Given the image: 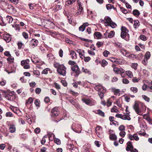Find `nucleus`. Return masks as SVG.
I'll list each match as a JSON object with an SVG mask.
<instances>
[{
    "label": "nucleus",
    "mask_w": 152,
    "mask_h": 152,
    "mask_svg": "<svg viewBox=\"0 0 152 152\" xmlns=\"http://www.w3.org/2000/svg\"><path fill=\"white\" fill-rule=\"evenodd\" d=\"M89 24L88 23L86 22L84 23L82 25L79 27V30L80 31L83 32L85 30L86 27L88 26Z\"/></svg>",
    "instance_id": "obj_13"
},
{
    "label": "nucleus",
    "mask_w": 152,
    "mask_h": 152,
    "mask_svg": "<svg viewBox=\"0 0 152 152\" xmlns=\"http://www.w3.org/2000/svg\"><path fill=\"white\" fill-rule=\"evenodd\" d=\"M118 129L120 131H124L125 130V127L123 125H121L119 126Z\"/></svg>",
    "instance_id": "obj_61"
},
{
    "label": "nucleus",
    "mask_w": 152,
    "mask_h": 152,
    "mask_svg": "<svg viewBox=\"0 0 152 152\" xmlns=\"http://www.w3.org/2000/svg\"><path fill=\"white\" fill-rule=\"evenodd\" d=\"M29 60L28 59L22 60L21 61V65L24 66L25 65H26V64H29Z\"/></svg>",
    "instance_id": "obj_27"
},
{
    "label": "nucleus",
    "mask_w": 152,
    "mask_h": 152,
    "mask_svg": "<svg viewBox=\"0 0 152 152\" xmlns=\"http://www.w3.org/2000/svg\"><path fill=\"white\" fill-rule=\"evenodd\" d=\"M17 45L18 46V49H20L22 48V46L23 45V44L21 42H19L18 43Z\"/></svg>",
    "instance_id": "obj_60"
},
{
    "label": "nucleus",
    "mask_w": 152,
    "mask_h": 152,
    "mask_svg": "<svg viewBox=\"0 0 152 152\" xmlns=\"http://www.w3.org/2000/svg\"><path fill=\"white\" fill-rule=\"evenodd\" d=\"M9 130L10 132L13 133L15 132L16 127L14 125L10 124L8 125Z\"/></svg>",
    "instance_id": "obj_15"
},
{
    "label": "nucleus",
    "mask_w": 152,
    "mask_h": 152,
    "mask_svg": "<svg viewBox=\"0 0 152 152\" xmlns=\"http://www.w3.org/2000/svg\"><path fill=\"white\" fill-rule=\"evenodd\" d=\"M110 140H114L117 139V137L115 134H112L110 133Z\"/></svg>",
    "instance_id": "obj_30"
},
{
    "label": "nucleus",
    "mask_w": 152,
    "mask_h": 152,
    "mask_svg": "<svg viewBox=\"0 0 152 152\" xmlns=\"http://www.w3.org/2000/svg\"><path fill=\"white\" fill-rule=\"evenodd\" d=\"M45 26L47 28H52L54 27V24L53 22L48 20L47 21Z\"/></svg>",
    "instance_id": "obj_14"
},
{
    "label": "nucleus",
    "mask_w": 152,
    "mask_h": 152,
    "mask_svg": "<svg viewBox=\"0 0 152 152\" xmlns=\"http://www.w3.org/2000/svg\"><path fill=\"white\" fill-rule=\"evenodd\" d=\"M96 133L98 136L100 138H102L103 137V133L102 131V128L100 126H97L95 129Z\"/></svg>",
    "instance_id": "obj_4"
},
{
    "label": "nucleus",
    "mask_w": 152,
    "mask_h": 152,
    "mask_svg": "<svg viewBox=\"0 0 152 152\" xmlns=\"http://www.w3.org/2000/svg\"><path fill=\"white\" fill-rule=\"evenodd\" d=\"M47 57L48 58V59L50 61H51L54 58V56L52 53H50L48 54Z\"/></svg>",
    "instance_id": "obj_38"
},
{
    "label": "nucleus",
    "mask_w": 152,
    "mask_h": 152,
    "mask_svg": "<svg viewBox=\"0 0 152 152\" xmlns=\"http://www.w3.org/2000/svg\"><path fill=\"white\" fill-rule=\"evenodd\" d=\"M147 59L146 58H144L143 60L142 61V63L144 65H146L148 64V61Z\"/></svg>",
    "instance_id": "obj_64"
},
{
    "label": "nucleus",
    "mask_w": 152,
    "mask_h": 152,
    "mask_svg": "<svg viewBox=\"0 0 152 152\" xmlns=\"http://www.w3.org/2000/svg\"><path fill=\"white\" fill-rule=\"evenodd\" d=\"M82 101L88 105H91V101L89 99L83 98L82 99Z\"/></svg>",
    "instance_id": "obj_18"
},
{
    "label": "nucleus",
    "mask_w": 152,
    "mask_h": 152,
    "mask_svg": "<svg viewBox=\"0 0 152 152\" xmlns=\"http://www.w3.org/2000/svg\"><path fill=\"white\" fill-rule=\"evenodd\" d=\"M140 38L143 41H146L147 40L146 37L143 35H140Z\"/></svg>",
    "instance_id": "obj_57"
},
{
    "label": "nucleus",
    "mask_w": 152,
    "mask_h": 152,
    "mask_svg": "<svg viewBox=\"0 0 152 152\" xmlns=\"http://www.w3.org/2000/svg\"><path fill=\"white\" fill-rule=\"evenodd\" d=\"M121 38H124L129 35L128 33L129 31L126 27L122 26L121 28Z\"/></svg>",
    "instance_id": "obj_5"
},
{
    "label": "nucleus",
    "mask_w": 152,
    "mask_h": 152,
    "mask_svg": "<svg viewBox=\"0 0 152 152\" xmlns=\"http://www.w3.org/2000/svg\"><path fill=\"white\" fill-rule=\"evenodd\" d=\"M54 142L57 145H59L61 144V141L58 138H55L54 139Z\"/></svg>",
    "instance_id": "obj_59"
},
{
    "label": "nucleus",
    "mask_w": 152,
    "mask_h": 152,
    "mask_svg": "<svg viewBox=\"0 0 152 152\" xmlns=\"http://www.w3.org/2000/svg\"><path fill=\"white\" fill-rule=\"evenodd\" d=\"M142 97L144 100L148 102H149L150 101V98L148 97L147 96L143 95L142 96Z\"/></svg>",
    "instance_id": "obj_62"
},
{
    "label": "nucleus",
    "mask_w": 152,
    "mask_h": 152,
    "mask_svg": "<svg viewBox=\"0 0 152 152\" xmlns=\"http://www.w3.org/2000/svg\"><path fill=\"white\" fill-rule=\"evenodd\" d=\"M133 108L136 113L140 115H141L146 110V107L143 103L137 101L135 102Z\"/></svg>",
    "instance_id": "obj_1"
},
{
    "label": "nucleus",
    "mask_w": 152,
    "mask_h": 152,
    "mask_svg": "<svg viewBox=\"0 0 152 152\" xmlns=\"http://www.w3.org/2000/svg\"><path fill=\"white\" fill-rule=\"evenodd\" d=\"M96 113L102 117L104 116V113L100 110H97V113Z\"/></svg>",
    "instance_id": "obj_42"
},
{
    "label": "nucleus",
    "mask_w": 152,
    "mask_h": 152,
    "mask_svg": "<svg viewBox=\"0 0 152 152\" xmlns=\"http://www.w3.org/2000/svg\"><path fill=\"white\" fill-rule=\"evenodd\" d=\"M126 75L129 78H132L133 76V75L132 72L130 71H127L125 72Z\"/></svg>",
    "instance_id": "obj_26"
},
{
    "label": "nucleus",
    "mask_w": 152,
    "mask_h": 152,
    "mask_svg": "<svg viewBox=\"0 0 152 152\" xmlns=\"http://www.w3.org/2000/svg\"><path fill=\"white\" fill-rule=\"evenodd\" d=\"M135 57V55L131 54L129 53H128V55H127V57L129 58L133 59Z\"/></svg>",
    "instance_id": "obj_53"
},
{
    "label": "nucleus",
    "mask_w": 152,
    "mask_h": 152,
    "mask_svg": "<svg viewBox=\"0 0 152 152\" xmlns=\"http://www.w3.org/2000/svg\"><path fill=\"white\" fill-rule=\"evenodd\" d=\"M130 90L134 93H137L138 91V89L136 87H132L130 88Z\"/></svg>",
    "instance_id": "obj_48"
},
{
    "label": "nucleus",
    "mask_w": 152,
    "mask_h": 152,
    "mask_svg": "<svg viewBox=\"0 0 152 152\" xmlns=\"http://www.w3.org/2000/svg\"><path fill=\"white\" fill-rule=\"evenodd\" d=\"M82 71L84 73L88 74L89 75H91V72L87 69L85 68L84 67H83L82 68Z\"/></svg>",
    "instance_id": "obj_34"
},
{
    "label": "nucleus",
    "mask_w": 152,
    "mask_h": 152,
    "mask_svg": "<svg viewBox=\"0 0 152 152\" xmlns=\"http://www.w3.org/2000/svg\"><path fill=\"white\" fill-rule=\"evenodd\" d=\"M48 72L51 73L52 72V71L49 68H46L42 71V74L46 75L48 74Z\"/></svg>",
    "instance_id": "obj_22"
},
{
    "label": "nucleus",
    "mask_w": 152,
    "mask_h": 152,
    "mask_svg": "<svg viewBox=\"0 0 152 152\" xmlns=\"http://www.w3.org/2000/svg\"><path fill=\"white\" fill-rule=\"evenodd\" d=\"M12 111L16 114L18 115V116H21V113L19 110H17L16 108L12 109Z\"/></svg>",
    "instance_id": "obj_28"
},
{
    "label": "nucleus",
    "mask_w": 152,
    "mask_h": 152,
    "mask_svg": "<svg viewBox=\"0 0 152 152\" xmlns=\"http://www.w3.org/2000/svg\"><path fill=\"white\" fill-rule=\"evenodd\" d=\"M126 114H124V116H126V117H129V118H130V115H129L130 112H129V111H128L127 110V107L126 108Z\"/></svg>",
    "instance_id": "obj_56"
},
{
    "label": "nucleus",
    "mask_w": 152,
    "mask_h": 152,
    "mask_svg": "<svg viewBox=\"0 0 152 152\" xmlns=\"http://www.w3.org/2000/svg\"><path fill=\"white\" fill-rule=\"evenodd\" d=\"M75 1V0H67L66 1V2L65 4L66 5L71 4L74 2Z\"/></svg>",
    "instance_id": "obj_43"
},
{
    "label": "nucleus",
    "mask_w": 152,
    "mask_h": 152,
    "mask_svg": "<svg viewBox=\"0 0 152 152\" xmlns=\"http://www.w3.org/2000/svg\"><path fill=\"white\" fill-rule=\"evenodd\" d=\"M127 144V146L126 148L127 151H130L132 152H138V150L136 149H133V146L131 142H128Z\"/></svg>",
    "instance_id": "obj_6"
},
{
    "label": "nucleus",
    "mask_w": 152,
    "mask_h": 152,
    "mask_svg": "<svg viewBox=\"0 0 152 152\" xmlns=\"http://www.w3.org/2000/svg\"><path fill=\"white\" fill-rule=\"evenodd\" d=\"M104 20V23H107L108 25L112 22L111 18L109 17H105Z\"/></svg>",
    "instance_id": "obj_21"
},
{
    "label": "nucleus",
    "mask_w": 152,
    "mask_h": 152,
    "mask_svg": "<svg viewBox=\"0 0 152 152\" xmlns=\"http://www.w3.org/2000/svg\"><path fill=\"white\" fill-rule=\"evenodd\" d=\"M66 67L63 65L60 66L58 69H57V70L59 74L63 76H65L66 73Z\"/></svg>",
    "instance_id": "obj_2"
},
{
    "label": "nucleus",
    "mask_w": 152,
    "mask_h": 152,
    "mask_svg": "<svg viewBox=\"0 0 152 152\" xmlns=\"http://www.w3.org/2000/svg\"><path fill=\"white\" fill-rule=\"evenodd\" d=\"M113 91L114 92V94L115 95H117L118 94H119L120 90L119 89H114L113 90Z\"/></svg>",
    "instance_id": "obj_52"
},
{
    "label": "nucleus",
    "mask_w": 152,
    "mask_h": 152,
    "mask_svg": "<svg viewBox=\"0 0 152 152\" xmlns=\"http://www.w3.org/2000/svg\"><path fill=\"white\" fill-rule=\"evenodd\" d=\"M133 14L134 16H139L140 14V12L137 10H134L133 11Z\"/></svg>",
    "instance_id": "obj_37"
},
{
    "label": "nucleus",
    "mask_w": 152,
    "mask_h": 152,
    "mask_svg": "<svg viewBox=\"0 0 152 152\" xmlns=\"http://www.w3.org/2000/svg\"><path fill=\"white\" fill-rule=\"evenodd\" d=\"M70 55L72 59H75L77 58L76 54L74 51H71Z\"/></svg>",
    "instance_id": "obj_32"
},
{
    "label": "nucleus",
    "mask_w": 152,
    "mask_h": 152,
    "mask_svg": "<svg viewBox=\"0 0 152 152\" xmlns=\"http://www.w3.org/2000/svg\"><path fill=\"white\" fill-rule=\"evenodd\" d=\"M128 137L129 139L131 140H134L136 141H138L139 139L137 134L136 133L134 134L133 135L129 134Z\"/></svg>",
    "instance_id": "obj_8"
},
{
    "label": "nucleus",
    "mask_w": 152,
    "mask_h": 152,
    "mask_svg": "<svg viewBox=\"0 0 152 152\" xmlns=\"http://www.w3.org/2000/svg\"><path fill=\"white\" fill-rule=\"evenodd\" d=\"M151 56L150 53L149 51L147 52L145 55V58L147 59H149L151 57Z\"/></svg>",
    "instance_id": "obj_40"
},
{
    "label": "nucleus",
    "mask_w": 152,
    "mask_h": 152,
    "mask_svg": "<svg viewBox=\"0 0 152 152\" xmlns=\"http://www.w3.org/2000/svg\"><path fill=\"white\" fill-rule=\"evenodd\" d=\"M140 26V22L138 20H136L134 21L133 25L134 28L136 29L137 28Z\"/></svg>",
    "instance_id": "obj_23"
},
{
    "label": "nucleus",
    "mask_w": 152,
    "mask_h": 152,
    "mask_svg": "<svg viewBox=\"0 0 152 152\" xmlns=\"http://www.w3.org/2000/svg\"><path fill=\"white\" fill-rule=\"evenodd\" d=\"M7 60L10 63H13L14 61V58L10 56L7 58Z\"/></svg>",
    "instance_id": "obj_51"
},
{
    "label": "nucleus",
    "mask_w": 152,
    "mask_h": 152,
    "mask_svg": "<svg viewBox=\"0 0 152 152\" xmlns=\"http://www.w3.org/2000/svg\"><path fill=\"white\" fill-rule=\"evenodd\" d=\"M105 90H103V91L101 92H99L98 93L99 96L101 99H102L104 96V94L105 93Z\"/></svg>",
    "instance_id": "obj_36"
},
{
    "label": "nucleus",
    "mask_w": 152,
    "mask_h": 152,
    "mask_svg": "<svg viewBox=\"0 0 152 152\" xmlns=\"http://www.w3.org/2000/svg\"><path fill=\"white\" fill-rule=\"evenodd\" d=\"M108 25L110 26L111 27L113 28H115L117 26L116 24L115 23L113 22L112 21V22L110 23Z\"/></svg>",
    "instance_id": "obj_49"
},
{
    "label": "nucleus",
    "mask_w": 152,
    "mask_h": 152,
    "mask_svg": "<svg viewBox=\"0 0 152 152\" xmlns=\"http://www.w3.org/2000/svg\"><path fill=\"white\" fill-rule=\"evenodd\" d=\"M6 116L7 117H12L13 116L12 113L11 112H7L6 113Z\"/></svg>",
    "instance_id": "obj_55"
},
{
    "label": "nucleus",
    "mask_w": 152,
    "mask_h": 152,
    "mask_svg": "<svg viewBox=\"0 0 152 152\" xmlns=\"http://www.w3.org/2000/svg\"><path fill=\"white\" fill-rule=\"evenodd\" d=\"M115 116L117 118H120L124 120H127L128 121H130L131 120V118H129V117H128L126 118V116H124V115H122V114H116Z\"/></svg>",
    "instance_id": "obj_9"
},
{
    "label": "nucleus",
    "mask_w": 152,
    "mask_h": 152,
    "mask_svg": "<svg viewBox=\"0 0 152 152\" xmlns=\"http://www.w3.org/2000/svg\"><path fill=\"white\" fill-rule=\"evenodd\" d=\"M115 35V32L113 31H111L109 33L108 32V37L112 38Z\"/></svg>",
    "instance_id": "obj_41"
},
{
    "label": "nucleus",
    "mask_w": 152,
    "mask_h": 152,
    "mask_svg": "<svg viewBox=\"0 0 152 152\" xmlns=\"http://www.w3.org/2000/svg\"><path fill=\"white\" fill-rule=\"evenodd\" d=\"M121 52L124 55H125L126 57H127V55H128L129 53L127 51L124 50H121Z\"/></svg>",
    "instance_id": "obj_46"
},
{
    "label": "nucleus",
    "mask_w": 152,
    "mask_h": 152,
    "mask_svg": "<svg viewBox=\"0 0 152 152\" xmlns=\"http://www.w3.org/2000/svg\"><path fill=\"white\" fill-rule=\"evenodd\" d=\"M41 91V89L39 88H37L35 89V92L36 94H39Z\"/></svg>",
    "instance_id": "obj_54"
},
{
    "label": "nucleus",
    "mask_w": 152,
    "mask_h": 152,
    "mask_svg": "<svg viewBox=\"0 0 152 152\" xmlns=\"http://www.w3.org/2000/svg\"><path fill=\"white\" fill-rule=\"evenodd\" d=\"M72 70L76 74L75 76L77 77L81 73V71L78 66L77 65H74L71 68Z\"/></svg>",
    "instance_id": "obj_7"
},
{
    "label": "nucleus",
    "mask_w": 152,
    "mask_h": 152,
    "mask_svg": "<svg viewBox=\"0 0 152 152\" xmlns=\"http://www.w3.org/2000/svg\"><path fill=\"white\" fill-rule=\"evenodd\" d=\"M121 69H123L121 68L118 69L116 67H115L113 68V71L115 73L120 74V72H121Z\"/></svg>",
    "instance_id": "obj_25"
},
{
    "label": "nucleus",
    "mask_w": 152,
    "mask_h": 152,
    "mask_svg": "<svg viewBox=\"0 0 152 152\" xmlns=\"http://www.w3.org/2000/svg\"><path fill=\"white\" fill-rule=\"evenodd\" d=\"M33 99L31 97H30L26 101V105L32 103L33 102Z\"/></svg>",
    "instance_id": "obj_39"
},
{
    "label": "nucleus",
    "mask_w": 152,
    "mask_h": 152,
    "mask_svg": "<svg viewBox=\"0 0 152 152\" xmlns=\"http://www.w3.org/2000/svg\"><path fill=\"white\" fill-rule=\"evenodd\" d=\"M111 111L112 112H115L118 113L119 112V110L117 108V107L116 106H114L111 109Z\"/></svg>",
    "instance_id": "obj_35"
},
{
    "label": "nucleus",
    "mask_w": 152,
    "mask_h": 152,
    "mask_svg": "<svg viewBox=\"0 0 152 152\" xmlns=\"http://www.w3.org/2000/svg\"><path fill=\"white\" fill-rule=\"evenodd\" d=\"M6 21L7 23H10L12 22L13 19L11 16H7L6 18Z\"/></svg>",
    "instance_id": "obj_29"
},
{
    "label": "nucleus",
    "mask_w": 152,
    "mask_h": 152,
    "mask_svg": "<svg viewBox=\"0 0 152 152\" xmlns=\"http://www.w3.org/2000/svg\"><path fill=\"white\" fill-rule=\"evenodd\" d=\"M38 42L37 40L33 39L31 41L30 45L32 48H34L37 45Z\"/></svg>",
    "instance_id": "obj_12"
},
{
    "label": "nucleus",
    "mask_w": 152,
    "mask_h": 152,
    "mask_svg": "<svg viewBox=\"0 0 152 152\" xmlns=\"http://www.w3.org/2000/svg\"><path fill=\"white\" fill-rule=\"evenodd\" d=\"M103 43L102 42H98L96 44V45L98 48L102 47L103 46Z\"/></svg>",
    "instance_id": "obj_44"
},
{
    "label": "nucleus",
    "mask_w": 152,
    "mask_h": 152,
    "mask_svg": "<svg viewBox=\"0 0 152 152\" xmlns=\"http://www.w3.org/2000/svg\"><path fill=\"white\" fill-rule=\"evenodd\" d=\"M3 39L7 42H9L11 40L10 36L7 34H4L3 36Z\"/></svg>",
    "instance_id": "obj_10"
},
{
    "label": "nucleus",
    "mask_w": 152,
    "mask_h": 152,
    "mask_svg": "<svg viewBox=\"0 0 152 152\" xmlns=\"http://www.w3.org/2000/svg\"><path fill=\"white\" fill-rule=\"evenodd\" d=\"M94 37L97 39H100L102 34L100 32H96L94 33Z\"/></svg>",
    "instance_id": "obj_20"
},
{
    "label": "nucleus",
    "mask_w": 152,
    "mask_h": 152,
    "mask_svg": "<svg viewBox=\"0 0 152 152\" xmlns=\"http://www.w3.org/2000/svg\"><path fill=\"white\" fill-rule=\"evenodd\" d=\"M95 89L99 92L103 91V90H105L104 87L100 85H97L95 87Z\"/></svg>",
    "instance_id": "obj_19"
},
{
    "label": "nucleus",
    "mask_w": 152,
    "mask_h": 152,
    "mask_svg": "<svg viewBox=\"0 0 152 152\" xmlns=\"http://www.w3.org/2000/svg\"><path fill=\"white\" fill-rule=\"evenodd\" d=\"M22 35L26 39H27L28 38V34L26 32H23L22 33Z\"/></svg>",
    "instance_id": "obj_47"
},
{
    "label": "nucleus",
    "mask_w": 152,
    "mask_h": 152,
    "mask_svg": "<svg viewBox=\"0 0 152 152\" xmlns=\"http://www.w3.org/2000/svg\"><path fill=\"white\" fill-rule=\"evenodd\" d=\"M34 74L38 77L40 75V72L38 70H35L34 72Z\"/></svg>",
    "instance_id": "obj_63"
},
{
    "label": "nucleus",
    "mask_w": 152,
    "mask_h": 152,
    "mask_svg": "<svg viewBox=\"0 0 152 152\" xmlns=\"http://www.w3.org/2000/svg\"><path fill=\"white\" fill-rule=\"evenodd\" d=\"M138 66V64L137 63H132L131 65V66L132 68L134 69L135 70L137 69V67Z\"/></svg>",
    "instance_id": "obj_50"
},
{
    "label": "nucleus",
    "mask_w": 152,
    "mask_h": 152,
    "mask_svg": "<svg viewBox=\"0 0 152 152\" xmlns=\"http://www.w3.org/2000/svg\"><path fill=\"white\" fill-rule=\"evenodd\" d=\"M143 118L148 121H151L150 117L147 114H144L143 115Z\"/></svg>",
    "instance_id": "obj_45"
},
{
    "label": "nucleus",
    "mask_w": 152,
    "mask_h": 152,
    "mask_svg": "<svg viewBox=\"0 0 152 152\" xmlns=\"http://www.w3.org/2000/svg\"><path fill=\"white\" fill-rule=\"evenodd\" d=\"M72 129L77 133H80L82 130L81 126L78 124H73L72 126Z\"/></svg>",
    "instance_id": "obj_3"
},
{
    "label": "nucleus",
    "mask_w": 152,
    "mask_h": 152,
    "mask_svg": "<svg viewBox=\"0 0 152 152\" xmlns=\"http://www.w3.org/2000/svg\"><path fill=\"white\" fill-rule=\"evenodd\" d=\"M126 134V132L124 131H121L119 133L120 136L122 137H124Z\"/></svg>",
    "instance_id": "obj_58"
},
{
    "label": "nucleus",
    "mask_w": 152,
    "mask_h": 152,
    "mask_svg": "<svg viewBox=\"0 0 152 152\" xmlns=\"http://www.w3.org/2000/svg\"><path fill=\"white\" fill-rule=\"evenodd\" d=\"M31 60L34 64H37V62L40 61V59L34 55L31 56Z\"/></svg>",
    "instance_id": "obj_16"
},
{
    "label": "nucleus",
    "mask_w": 152,
    "mask_h": 152,
    "mask_svg": "<svg viewBox=\"0 0 152 152\" xmlns=\"http://www.w3.org/2000/svg\"><path fill=\"white\" fill-rule=\"evenodd\" d=\"M15 96L12 93L11 94H7L6 96L7 99L10 101L14 100L15 99Z\"/></svg>",
    "instance_id": "obj_17"
},
{
    "label": "nucleus",
    "mask_w": 152,
    "mask_h": 152,
    "mask_svg": "<svg viewBox=\"0 0 152 152\" xmlns=\"http://www.w3.org/2000/svg\"><path fill=\"white\" fill-rule=\"evenodd\" d=\"M62 8V6L60 5H56L53 9V10L55 12H56L59 10L61 9Z\"/></svg>",
    "instance_id": "obj_31"
},
{
    "label": "nucleus",
    "mask_w": 152,
    "mask_h": 152,
    "mask_svg": "<svg viewBox=\"0 0 152 152\" xmlns=\"http://www.w3.org/2000/svg\"><path fill=\"white\" fill-rule=\"evenodd\" d=\"M106 8L107 10L111 9L112 8L114 10H116V8L114 7L113 5H112L110 4H107L106 6Z\"/></svg>",
    "instance_id": "obj_33"
},
{
    "label": "nucleus",
    "mask_w": 152,
    "mask_h": 152,
    "mask_svg": "<svg viewBox=\"0 0 152 152\" xmlns=\"http://www.w3.org/2000/svg\"><path fill=\"white\" fill-rule=\"evenodd\" d=\"M78 5V11L76 12V14L77 15H79L81 13L83 10V8L82 6V5L81 3L79 1H77Z\"/></svg>",
    "instance_id": "obj_11"
},
{
    "label": "nucleus",
    "mask_w": 152,
    "mask_h": 152,
    "mask_svg": "<svg viewBox=\"0 0 152 152\" xmlns=\"http://www.w3.org/2000/svg\"><path fill=\"white\" fill-rule=\"evenodd\" d=\"M115 63L119 64H122L124 63V60L121 59H117Z\"/></svg>",
    "instance_id": "obj_24"
}]
</instances>
